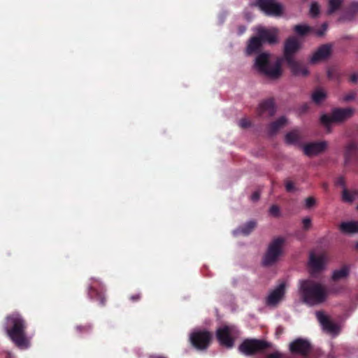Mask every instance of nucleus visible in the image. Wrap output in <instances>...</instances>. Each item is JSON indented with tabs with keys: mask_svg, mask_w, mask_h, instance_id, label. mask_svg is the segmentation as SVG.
<instances>
[{
	"mask_svg": "<svg viewBox=\"0 0 358 358\" xmlns=\"http://www.w3.org/2000/svg\"><path fill=\"white\" fill-rule=\"evenodd\" d=\"M327 29V24L323 23L321 29L315 31V33L317 36H322L324 35V34L325 33Z\"/></svg>",
	"mask_w": 358,
	"mask_h": 358,
	"instance_id": "36",
	"label": "nucleus"
},
{
	"mask_svg": "<svg viewBox=\"0 0 358 358\" xmlns=\"http://www.w3.org/2000/svg\"><path fill=\"white\" fill-rule=\"evenodd\" d=\"M344 159L346 166L358 162V143L350 142L347 144L344 152Z\"/></svg>",
	"mask_w": 358,
	"mask_h": 358,
	"instance_id": "15",
	"label": "nucleus"
},
{
	"mask_svg": "<svg viewBox=\"0 0 358 358\" xmlns=\"http://www.w3.org/2000/svg\"><path fill=\"white\" fill-rule=\"evenodd\" d=\"M357 209H358V206H357Z\"/></svg>",
	"mask_w": 358,
	"mask_h": 358,
	"instance_id": "55",
	"label": "nucleus"
},
{
	"mask_svg": "<svg viewBox=\"0 0 358 358\" xmlns=\"http://www.w3.org/2000/svg\"><path fill=\"white\" fill-rule=\"evenodd\" d=\"M294 30L297 34L304 36L313 29L307 24H297L294 27Z\"/></svg>",
	"mask_w": 358,
	"mask_h": 358,
	"instance_id": "29",
	"label": "nucleus"
},
{
	"mask_svg": "<svg viewBox=\"0 0 358 358\" xmlns=\"http://www.w3.org/2000/svg\"><path fill=\"white\" fill-rule=\"evenodd\" d=\"M299 284V294L305 303L313 306L326 301L328 290L322 284L310 280H301Z\"/></svg>",
	"mask_w": 358,
	"mask_h": 358,
	"instance_id": "2",
	"label": "nucleus"
},
{
	"mask_svg": "<svg viewBox=\"0 0 358 358\" xmlns=\"http://www.w3.org/2000/svg\"><path fill=\"white\" fill-rule=\"evenodd\" d=\"M307 109H308V106H307V105H303V106L301 107V111H302V112H305Z\"/></svg>",
	"mask_w": 358,
	"mask_h": 358,
	"instance_id": "49",
	"label": "nucleus"
},
{
	"mask_svg": "<svg viewBox=\"0 0 358 358\" xmlns=\"http://www.w3.org/2000/svg\"><path fill=\"white\" fill-rule=\"evenodd\" d=\"M255 227L256 222L253 220H250L246 222L243 226L234 229L233 231V234L234 236H238L239 234L248 236L252 232V231L255 228Z\"/></svg>",
	"mask_w": 358,
	"mask_h": 358,
	"instance_id": "22",
	"label": "nucleus"
},
{
	"mask_svg": "<svg viewBox=\"0 0 358 358\" xmlns=\"http://www.w3.org/2000/svg\"><path fill=\"white\" fill-rule=\"evenodd\" d=\"M271 344L263 340L258 339H245L239 345V351L247 356L261 352L270 347Z\"/></svg>",
	"mask_w": 358,
	"mask_h": 358,
	"instance_id": "8",
	"label": "nucleus"
},
{
	"mask_svg": "<svg viewBox=\"0 0 358 358\" xmlns=\"http://www.w3.org/2000/svg\"><path fill=\"white\" fill-rule=\"evenodd\" d=\"M26 328L25 321L19 313H13L6 317L4 329L11 341L20 349L29 347Z\"/></svg>",
	"mask_w": 358,
	"mask_h": 358,
	"instance_id": "1",
	"label": "nucleus"
},
{
	"mask_svg": "<svg viewBox=\"0 0 358 358\" xmlns=\"http://www.w3.org/2000/svg\"><path fill=\"white\" fill-rule=\"evenodd\" d=\"M355 247L358 250V243H356Z\"/></svg>",
	"mask_w": 358,
	"mask_h": 358,
	"instance_id": "53",
	"label": "nucleus"
},
{
	"mask_svg": "<svg viewBox=\"0 0 358 358\" xmlns=\"http://www.w3.org/2000/svg\"><path fill=\"white\" fill-rule=\"evenodd\" d=\"M216 336L221 345L231 348L238 336V330L234 326H222L217 329Z\"/></svg>",
	"mask_w": 358,
	"mask_h": 358,
	"instance_id": "6",
	"label": "nucleus"
},
{
	"mask_svg": "<svg viewBox=\"0 0 358 358\" xmlns=\"http://www.w3.org/2000/svg\"><path fill=\"white\" fill-rule=\"evenodd\" d=\"M271 56L269 52L259 54L255 59L254 68L259 73L275 80L282 75L281 64L283 59L278 58L272 62Z\"/></svg>",
	"mask_w": 358,
	"mask_h": 358,
	"instance_id": "3",
	"label": "nucleus"
},
{
	"mask_svg": "<svg viewBox=\"0 0 358 358\" xmlns=\"http://www.w3.org/2000/svg\"><path fill=\"white\" fill-rule=\"evenodd\" d=\"M323 187H324V188H327V184H324V185H323Z\"/></svg>",
	"mask_w": 358,
	"mask_h": 358,
	"instance_id": "52",
	"label": "nucleus"
},
{
	"mask_svg": "<svg viewBox=\"0 0 358 358\" xmlns=\"http://www.w3.org/2000/svg\"><path fill=\"white\" fill-rule=\"evenodd\" d=\"M238 124L242 128H247L250 125V121L245 118L241 119Z\"/></svg>",
	"mask_w": 358,
	"mask_h": 358,
	"instance_id": "40",
	"label": "nucleus"
},
{
	"mask_svg": "<svg viewBox=\"0 0 358 358\" xmlns=\"http://www.w3.org/2000/svg\"><path fill=\"white\" fill-rule=\"evenodd\" d=\"M336 184L338 185H340L341 186L343 189L344 188H346L345 187V179L343 177L341 176L339 177L337 180H336Z\"/></svg>",
	"mask_w": 358,
	"mask_h": 358,
	"instance_id": "41",
	"label": "nucleus"
},
{
	"mask_svg": "<svg viewBox=\"0 0 358 358\" xmlns=\"http://www.w3.org/2000/svg\"><path fill=\"white\" fill-rule=\"evenodd\" d=\"M315 203H316L315 199L311 196L308 197L305 200V205H306V207L308 208L313 207L315 204Z\"/></svg>",
	"mask_w": 358,
	"mask_h": 358,
	"instance_id": "34",
	"label": "nucleus"
},
{
	"mask_svg": "<svg viewBox=\"0 0 358 358\" xmlns=\"http://www.w3.org/2000/svg\"><path fill=\"white\" fill-rule=\"evenodd\" d=\"M353 109L350 108H336L333 110L331 115H323L320 117L321 122L326 127L328 131H330V126L334 122H342L353 114Z\"/></svg>",
	"mask_w": 358,
	"mask_h": 358,
	"instance_id": "7",
	"label": "nucleus"
},
{
	"mask_svg": "<svg viewBox=\"0 0 358 358\" xmlns=\"http://www.w3.org/2000/svg\"><path fill=\"white\" fill-rule=\"evenodd\" d=\"M320 13V6L317 2H313L310 8V14L313 17H315Z\"/></svg>",
	"mask_w": 358,
	"mask_h": 358,
	"instance_id": "31",
	"label": "nucleus"
},
{
	"mask_svg": "<svg viewBox=\"0 0 358 358\" xmlns=\"http://www.w3.org/2000/svg\"><path fill=\"white\" fill-rule=\"evenodd\" d=\"M301 139L299 130L294 129L288 132L285 137V143L288 145H296Z\"/></svg>",
	"mask_w": 358,
	"mask_h": 358,
	"instance_id": "24",
	"label": "nucleus"
},
{
	"mask_svg": "<svg viewBox=\"0 0 358 358\" xmlns=\"http://www.w3.org/2000/svg\"><path fill=\"white\" fill-rule=\"evenodd\" d=\"M266 358H281V354L278 352L271 353Z\"/></svg>",
	"mask_w": 358,
	"mask_h": 358,
	"instance_id": "42",
	"label": "nucleus"
},
{
	"mask_svg": "<svg viewBox=\"0 0 358 358\" xmlns=\"http://www.w3.org/2000/svg\"><path fill=\"white\" fill-rule=\"evenodd\" d=\"M257 35L263 43L275 44L278 42V29L275 27L270 29L259 27L257 29Z\"/></svg>",
	"mask_w": 358,
	"mask_h": 358,
	"instance_id": "14",
	"label": "nucleus"
},
{
	"mask_svg": "<svg viewBox=\"0 0 358 358\" xmlns=\"http://www.w3.org/2000/svg\"><path fill=\"white\" fill-rule=\"evenodd\" d=\"M357 198H358V192H357Z\"/></svg>",
	"mask_w": 358,
	"mask_h": 358,
	"instance_id": "54",
	"label": "nucleus"
},
{
	"mask_svg": "<svg viewBox=\"0 0 358 358\" xmlns=\"http://www.w3.org/2000/svg\"><path fill=\"white\" fill-rule=\"evenodd\" d=\"M259 199V194L257 192H254L251 196V200L257 201Z\"/></svg>",
	"mask_w": 358,
	"mask_h": 358,
	"instance_id": "44",
	"label": "nucleus"
},
{
	"mask_svg": "<svg viewBox=\"0 0 358 358\" xmlns=\"http://www.w3.org/2000/svg\"><path fill=\"white\" fill-rule=\"evenodd\" d=\"M151 358H166V357H162V356H154V357H152Z\"/></svg>",
	"mask_w": 358,
	"mask_h": 358,
	"instance_id": "51",
	"label": "nucleus"
},
{
	"mask_svg": "<svg viewBox=\"0 0 358 358\" xmlns=\"http://www.w3.org/2000/svg\"><path fill=\"white\" fill-rule=\"evenodd\" d=\"M285 189L287 192H293L295 189L294 185L292 181L285 182Z\"/></svg>",
	"mask_w": 358,
	"mask_h": 358,
	"instance_id": "38",
	"label": "nucleus"
},
{
	"mask_svg": "<svg viewBox=\"0 0 358 358\" xmlns=\"http://www.w3.org/2000/svg\"><path fill=\"white\" fill-rule=\"evenodd\" d=\"M332 71L333 70H329L327 71V76L329 78H333V76H332Z\"/></svg>",
	"mask_w": 358,
	"mask_h": 358,
	"instance_id": "48",
	"label": "nucleus"
},
{
	"mask_svg": "<svg viewBox=\"0 0 358 358\" xmlns=\"http://www.w3.org/2000/svg\"><path fill=\"white\" fill-rule=\"evenodd\" d=\"M285 242V238L281 236L276 237L272 240L262 260V264L264 266H272L278 261L282 254V247Z\"/></svg>",
	"mask_w": 358,
	"mask_h": 358,
	"instance_id": "5",
	"label": "nucleus"
},
{
	"mask_svg": "<svg viewBox=\"0 0 358 358\" xmlns=\"http://www.w3.org/2000/svg\"><path fill=\"white\" fill-rule=\"evenodd\" d=\"M289 350L292 353L306 356L310 350V343L307 340L297 338L289 344Z\"/></svg>",
	"mask_w": 358,
	"mask_h": 358,
	"instance_id": "18",
	"label": "nucleus"
},
{
	"mask_svg": "<svg viewBox=\"0 0 358 358\" xmlns=\"http://www.w3.org/2000/svg\"><path fill=\"white\" fill-rule=\"evenodd\" d=\"M288 120L285 116H281L278 120L270 123L267 127V132L269 136L275 135L281 128L285 127Z\"/></svg>",
	"mask_w": 358,
	"mask_h": 358,
	"instance_id": "20",
	"label": "nucleus"
},
{
	"mask_svg": "<svg viewBox=\"0 0 358 358\" xmlns=\"http://www.w3.org/2000/svg\"><path fill=\"white\" fill-rule=\"evenodd\" d=\"M255 5L267 15L279 16L282 12V5L275 0H257Z\"/></svg>",
	"mask_w": 358,
	"mask_h": 358,
	"instance_id": "10",
	"label": "nucleus"
},
{
	"mask_svg": "<svg viewBox=\"0 0 358 358\" xmlns=\"http://www.w3.org/2000/svg\"><path fill=\"white\" fill-rule=\"evenodd\" d=\"M326 93L322 89H317L312 94V99L316 103H321L326 98Z\"/></svg>",
	"mask_w": 358,
	"mask_h": 358,
	"instance_id": "28",
	"label": "nucleus"
},
{
	"mask_svg": "<svg viewBox=\"0 0 358 358\" xmlns=\"http://www.w3.org/2000/svg\"><path fill=\"white\" fill-rule=\"evenodd\" d=\"M349 274V268L348 266H343L341 268L336 270L333 272L332 278L338 280L346 278Z\"/></svg>",
	"mask_w": 358,
	"mask_h": 358,
	"instance_id": "25",
	"label": "nucleus"
},
{
	"mask_svg": "<svg viewBox=\"0 0 358 358\" xmlns=\"http://www.w3.org/2000/svg\"><path fill=\"white\" fill-rule=\"evenodd\" d=\"M94 295L97 296V299L99 300V303L101 305L103 306L105 304V299L99 293L97 292L96 288L93 284L89 285L88 287V296L90 298L92 299L94 297Z\"/></svg>",
	"mask_w": 358,
	"mask_h": 358,
	"instance_id": "27",
	"label": "nucleus"
},
{
	"mask_svg": "<svg viewBox=\"0 0 358 358\" xmlns=\"http://www.w3.org/2000/svg\"><path fill=\"white\" fill-rule=\"evenodd\" d=\"M282 328H280V327H278V328L277 329V330H276L277 334L282 333Z\"/></svg>",
	"mask_w": 358,
	"mask_h": 358,
	"instance_id": "50",
	"label": "nucleus"
},
{
	"mask_svg": "<svg viewBox=\"0 0 358 358\" xmlns=\"http://www.w3.org/2000/svg\"><path fill=\"white\" fill-rule=\"evenodd\" d=\"M246 30V27L245 26H240L238 27V35L243 34Z\"/></svg>",
	"mask_w": 358,
	"mask_h": 358,
	"instance_id": "45",
	"label": "nucleus"
},
{
	"mask_svg": "<svg viewBox=\"0 0 358 358\" xmlns=\"http://www.w3.org/2000/svg\"><path fill=\"white\" fill-rule=\"evenodd\" d=\"M327 29V24L323 23L321 29L315 31V33L317 36H322L324 35V34L325 33Z\"/></svg>",
	"mask_w": 358,
	"mask_h": 358,
	"instance_id": "35",
	"label": "nucleus"
},
{
	"mask_svg": "<svg viewBox=\"0 0 358 358\" xmlns=\"http://www.w3.org/2000/svg\"><path fill=\"white\" fill-rule=\"evenodd\" d=\"M350 81L352 83H356L357 82L358 80V74L356 73H352L351 76H350Z\"/></svg>",
	"mask_w": 358,
	"mask_h": 358,
	"instance_id": "43",
	"label": "nucleus"
},
{
	"mask_svg": "<svg viewBox=\"0 0 358 358\" xmlns=\"http://www.w3.org/2000/svg\"><path fill=\"white\" fill-rule=\"evenodd\" d=\"M340 230L344 234L358 233V222L355 221L342 222L340 224Z\"/></svg>",
	"mask_w": 358,
	"mask_h": 358,
	"instance_id": "23",
	"label": "nucleus"
},
{
	"mask_svg": "<svg viewBox=\"0 0 358 358\" xmlns=\"http://www.w3.org/2000/svg\"><path fill=\"white\" fill-rule=\"evenodd\" d=\"M357 197V191L350 192L346 188L343 189L342 199L345 202L351 203Z\"/></svg>",
	"mask_w": 358,
	"mask_h": 358,
	"instance_id": "26",
	"label": "nucleus"
},
{
	"mask_svg": "<svg viewBox=\"0 0 358 358\" xmlns=\"http://www.w3.org/2000/svg\"><path fill=\"white\" fill-rule=\"evenodd\" d=\"M303 227L305 230H308L311 227V220L309 217H305L302 220Z\"/></svg>",
	"mask_w": 358,
	"mask_h": 358,
	"instance_id": "37",
	"label": "nucleus"
},
{
	"mask_svg": "<svg viewBox=\"0 0 358 358\" xmlns=\"http://www.w3.org/2000/svg\"><path fill=\"white\" fill-rule=\"evenodd\" d=\"M355 96H356V93L355 92H351L348 93V94H346L343 97V101H352L355 98Z\"/></svg>",
	"mask_w": 358,
	"mask_h": 358,
	"instance_id": "39",
	"label": "nucleus"
},
{
	"mask_svg": "<svg viewBox=\"0 0 358 358\" xmlns=\"http://www.w3.org/2000/svg\"><path fill=\"white\" fill-rule=\"evenodd\" d=\"M331 54V45L328 44L320 46L310 58V62L314 64L327 59Z\"/></svg>",
	"mask_w": 358,
	"mask_h": 358,
	"instance_id": "19",
	"label": "nucleus"
},
{
	"mask_svg": "<svg viewBox=\"0 0 358 358\" xmlns=\"http://www.w3.org/2000/svg\"><path fill=\"white\" fill-rule=\"evenodd\" d=\"M262 41L257 35V36L252 37L248 45L246 48V54L250 55L257 53L259 51L262 46Z\"/></svg>",
	"mask_w": 358,
	"mask_h": 358,
	"instance_id": "21",
	"label": "nucleus"
},
{
	"mask_svg": "<svg viewBox=\"0 0 358 358\" xmlns=\"http://www.w3.org/2000/svg\"><path fill=\"white\" fill-rule=\"evenodd\" d=\"M212 334L207 331H195L190 335L189 339L192 345L197 350H203L208 348Z\"/></svg>",
	"mask_w": 358,
	"mask_h": 358,
	"instance_id": "9",
	"label": "nucleus"
},
{
	"mask_svg": "<svg viewBox=\"0 0 358 358\" xmlns=\"http://www.w3.org/2000/svg\"><path fill=\"white\" fill-rule=\"evenodd\" d=\"M327 262L328 255L326 252H311L310 253L308 264L313 272H319L324 269Z\"/></svg>",
	"mask_w": 358,
	"mask_h": 358,
	"instance_id": "11",
	"label": "nucleus"
},
{
	"mask_svg": "<svg viewBox=\"0 0 358 358\" xmlns=\"http://www.w3.org/2000/svg\"><path fill=\"white\" fill-rule=\"evenodd\" d=\"M269 213L274 217H278L280 215V208L276 205H273L269 208Z\"/></svg>",
	"mask_w": 358,
	"mask_h": 358,
	"instance_id": "33",
	"label": "nucleus"
},
{
	"mask_svg": "<svg viewBox=\"0 0 358 358\" xmlns=\"http://www.w3.org/2000/svg\"><path fill=\"white\" fill-rule=\"evenodd\" d=\"M327 141H317L308 143L303 147V152L308 157H313L323 152L327 148Z\"/></svg>",
	"mask_w": 358,
	"mask_h": 358,
	"instance_id": "16",
	"label": "nucleus"
},
{
	"mask_svg": "<svg viewBox=\"0 0 358 358\" xmlns=\"http://www.w3.org/2000/svg\"><path fill=\"white\" fill-rule=\"evenodd\" d=\"M285 294V284L281 282L273 289L266 299V304L268 306L275 307L281 301Z\"/></svg>",
	"mask_w": 358,
	"mask_h": 358,
	"instance_id": "13",
	"label": "nucleus"
},
{
	"mask_svg": "<svg viewBox=\"0 0 358 358\" xmlns=\"http://www.w3.org/2000/svg\"><path fill=\"white\" fill-rule=\"evenodd\" d=\"M299 48V43L297 38H289L285 43L284 59L294 75L306 76L309 73L307 67L296 62L294 59V55Z\"/></svg>",
	"mask_w": 358,
	"mask_h": 358,
	"instance_id": "4",
	"label": "nucleus"
},
{
	"mask_svg": "<svg viewBox=\"0 0 358 358\" xmlns=\"http://www.w3.org/2000/svg\"><path fill=\"white\" fill-rule=\"evenodd\" d=\"M352 9L354 10V11H356L358 10V2L357 3H354L352 4Z\"/></svg>",
	"mask_w": 358,
	"mask_h": 358,
	"instance_id": "47",
	"label": "nucleus"
},
{
	"mask_svg": "<svg viewBox=\"0 0 358 358\" xmlns=\"http://www.w3.org/2000/svg\"><path fill=\"white\" fill-rule=\"evenodd\" d=\"M130 299L133 301H137L140 299V294H138L132 295Z\"/></svg>",
	"mask_w": 358,
	"mask_h": 358,
	"instance_id": "46",
	"label": "nucleus"
},
{
	"mask_svg": "<svg viewBox=\"0 0 358 358\" xmlns=\"http://www.w3.org/2000/svg\"><path fill=\"white\" fill-rule=\"evenodd\" d=\"M342 0H329V8L327 10L328 14H332L335 12L341 6Z\"/></svg>",
	"mask_w": 358,
	"mask_h": 358,
	"instance_id": "30",
	"label": "nucleus"
},
{
	"mask_svg": "<svg viewBox=\"0 0 358 358\" xmlns=\"http://www.w3.org/2000/svg\"><path fill=\"white\" fill-rule=\"evenodd\" d=\"M76 328L77 331L82 334L90 332L92 331V327L91 324H86L85 326L78 325Z\"/></svg>",
	"mask_w": 358,
	"mask_h": 358,
	"instance_id": "32",
	"label": "nucleus"
},
{
	"mask_svg": "<svg viewBox=\"0 0 358 358\" xmlns=\"http://www.w3.org/2000/svg\"><path fill=\"white\" fill-rule=\"evenodd\" d=\"M317 320L319 321L322 329L333 336H336L340 332V326L329 320V318L320 311L315 313Z\"/></svg>",
	"mask_w": 358,
	"mask_h": 358,
	"instance_id": "12",
	"label": "nucleus"
},
{
	"mask_svg": "<svg viewBox=\"0 0 358 358\" xmlns=\"http://www.w3.org/2000/svg\"><path fill=\"white\" fill-rule=\"evenodd\" d=\"M275 103L272 99L261 102L257 110V115L262 117H272L275 115Z\"/></svg>",
	"mask_w": 358,
	"mask_h": 358,
	"instance_id": "17",
	"label": "nucleus"
}]
</instances>
